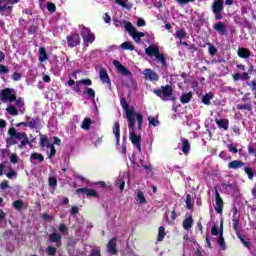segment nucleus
<instances>
[{"label":"nucleus","mask_w":256,"mask_h":256,"mask_svg":"<svg viewBox=\"0 0 256 256\" xmlns=\"http://www.w3.org/2000/svg\"><path fill=\"white\" fill-rule=\"evenodd\" d=\"M120 105L126 111L128 129H133L134 125L138 123V131H141L143 129V114L135 112V108L129 109V103L125 97L120 99Z\"/></svg>","instance_id":"1"},{"label":"nucleus","mask_w":256,"mask_h":256,"mask_svg":"<svg viewBox=\"0 0 256 256\" xmlns=\"http://www.w3.org/2000/svg\"><path fill=\"white\" fill-rule=\"evenodd\" d=\"M175 39H179V41H183V39H185V37H187V31H185V29L181 28L176 30L175 34H174Z\"/></svg>","instance_id":"29"},{"label":"nucleus","mask_w":256,"mask_h":256,"mask_svg":"<svg viewBox=\"0 0 256 256\" xmlns=\"http://www.w3.org/2000/svg\"><path fill=\"white\" fill-rule=\"evenodd\" d=\"M145 53L148 57H155L159 53V47L150 45L145 49Z\"/></svg>","instance_id":"23"},{"label":"nucleus","mask_w":256,"mask_h":256,"mask_svg":"<svg viewBox=\"0 0 256 256\" xmlns=\"http://www.w3.org/2000/svg\"><path fill=\"white\" fill-rule=\"evenodd\" d=\"M46 253H47V255H49V256H55V255H57V248H55V247H53V246H48V247L46 248Z\"/></svg>","instance_id":"48"},{"label":"nucleus","mask_w":256,"mask_h":256,"mask_svg":"<svg viewBox=\"0 0 256 256\" xmlns=\"http://www.w3.org/2000/svg\"><path fill=\"white\" fill-rule=\"evenodd\" d=\"M136 197H137L140 205H143V204L147 203V199H145V194H143V191H139L137 193Z\"/></svg>","instance_id":"43"},{"label":"nucleus","mask_w":256,"mask_h":256,"mask_svg":"<svg viewBox=\"0 0 256 256\" xmlns=\"http://www.w3.org/2000/svg\"><path fill=\"white\" fill-rule=\"evenodd\" d=\"M238 57H240V59H249L251 57V50H249V48L238 49Z\"/></svg>","instance_id":"22"},{"label":"nucleus","mask_w":256,"mask_h":256,"mask_svg":"<svg viewBox=\"0 0 256 256\" xmlns=\"http://www.w3.org/2000/svg\"><path fill=\"white\" fill-rule=\"evenodd\" d=\"M182 227L183 229H185V231H189V229H191V227H193V216H188L183 220L182 223Z\"/></svg>","instance_id":"25"},{"label":"nucleus","mask_w":256,"mask_h":256,"mask_svg":"<svg viewBox=\"0 0 256 256\" xmlns=\"http://www.w3.org/2000/svg\"><path fill=\"white\" fill-rule=\"evenodd\" d=\"M215 190V201H216V205L214 207L216 213L220 214L223 213V198H221V195L219 194V190H217V187L214 188Z\"/></svg>","instance_id":"10"},{"label":"nucleus","mask_w":256,"mask_h":256,"mask_svg":"<svg viewBox=\"0 0 256 256\" xmlns=\"http://www.w3.org/2000/svg\"><path fill=\"white\" fill-rule=\"evenodd\" d=\"M81 85H82L81 80L76 81L73 87V91H75L76 93H79V91H81Z\"/></svg>","instance_id":"58"},{"label":"nucleus","mask_w":256,"mask_h":256,"mask_svg":"<svg viewBox=\"0 0 256 256\" xmlns=\"http://www.w3.org/2000/svg\"><path fill=\"white\" fill-rule=\"evenodd\" d=\"M113 65L118 73H120V75H124V77H131V75H133V73H131V70L121 64L119 60H113Z\"/></svg>","instance_id":"9"},{"label":"nucleus","mask_w":256,"mask_h":256,"mask_svg":"<svg viewBox=\"0 0 256 256\" xmlns=\"http://www.w3.org/2000/svg\"><path fill=\"white\" fill-rule=\"evenodd\" d=\"M58 229H59V231H60V233H62V234H65V233H67V231H68V228H67V225H65V224H60V226L58 227Z\"/></svg>","instance_id":"61"},{"label":"nucleus","mask_w":256,"mask_h":256,"mask_svg":"<svg viewBox=\"0 0 256 256\" xmlns=\"http://www.w3.org/2000/svg\"><path fill=\"white\" fill-rule=\"evenodd\" d=\"M115 3L117 5H120V7H124V9H131V6H129V0H115Z\"/></svg>","instance_id":"42"},{"label":"nucleus","mask_w":256,"mask_h":256,"mask_svg":"<svg viewBox=\"0 0 256 256\" xmlns=\"http://www.w3.org/2000/svg\"><path fill=\"white\" fill-rule=\"evenodd\" d=\"M49 59V56L47 55V49L45 47L39 48V61L40 63H44V61H47Z\"/></svg>","instance_id":"27"},{"label":"nucleus","mask_w":256,"mask_h":256,"mask_svg":"<svg viewBox=\"0 0 256 256\" xmlns=\"http://www.w3.org/2000/svg\"><path fill=\"white\" fill-rule=\"evenodd\" d=\"M13 207L16 211H21V209H23V200H15L13 202Z\"/></svg>","instance_id":"47"},{"label":"nucleus","mask_w":256,"mask_h":256,"mask_svg":"<svg viewBox=\"0 0 256 256\" xmlns=\"http://www.w3.org/2000/svg\"><path fill=\"white\" fill-rule=\"evenodd\" d=\"M30 159L34 161H39V163H43L45 161V157H43V154L37 152L32 153Z\"/></svg>","instance_id":"33"},{"label":"nucleus","mask_w":256,"mask_h":256,"mask_svg":"<svg viewBox=\"0 0 256 256\" xmlns=\"http://www.w3.org/2000/svg\"><path fill=\"white\" fill-rule=\"evenodd\" d=\"M218 245H220L221 249H225V238L223 237V222L220 225V235L218 237Z\"/></svg>","instance_id":"30"},{"label":"nucleus","mask_w":256,"mask_h":256,"mask_svg":"<svg viewBox=\"0 0 256 256\" xmlns=\"http://www.w3.org/2000/svg\"><path fill=\"white\" fill-rule=\"evenodd\" d=\"M28 124L31 129H39V127H41V119L39 117H34Z\"/></svg>","instance_id":"26"},{"label":"nucleus","mask_w":256,"mask_h":256,"mask_svg":"<svg viewBox=\"0 0 256 256\" xmlns=\"http://www.w3.org/2000/svg\"><path fill=\"white\" fill-rule=\"evenodd\" d=\"M91 118H84V120L82 121V128L85 131H89V129H91Z\"/></svg>","instance_id":"41"},{"label":"nucleus","mask_w":256,"mask_h":256,"mask_svg":"<svg viewBox=\"0 0 256 256\" xmlns=\"http://www.w3.org/2000/svg\"><path fill=\"white\" fill-rule=\"evenodd\" d=\"M80 35L87 45L95 42V33L91 32V28L86 27L85 25H79Z\"/></svg>","instance_id":"5"},{"label":"nucleus","mask_w":256,"mask_h":256,"mask_svg":"<svg viewBox=\"0 0 256 256\" xmlns=\"http://www.w3.org/2000/svg\"><path fill=\"white\" fill-rule=\"evenodd\" d=\"M215 123L219 129H224V131L229 129V119H215Z\"/></svg>","instance_id":"21"},{"label":"nucleus","mask_w":256,"mask_h":256,"mask_svg":"<svg viewBox=\"0 0 256 256\" xmlns=\"http://www.w3.org/2000/svg\"><path fill=\"white\" fill-rule=\"evenodd\" d=\"M167 235V233L165 232V227L160 226L158 228V236H157V241H163V239H165V236Z\"/></svg>","instance_id":"38"},{"label":"nucleus","mask_w":256,"mask_h":256,"mask_svg":"<svg viewBox=\"0 0 256 256\" xmlns=\"http://www.w3.org/2000/svg\"><path fill=\"white\" fill-rule=\"evenodd\" d=\"M214 31H217L220 35H227V26L223 22H217L213 25Z\"/></svg>","instance_id":"14"},{"label":"nucleus","mask_w":256,"mask_h":256,"mask_svg":"<svg viewBox=\"0 0 256 256\" xmlns=\"http://www.w3.org/2000/svg\"><path fill=\"white\" fill-rule=\"evenodd\" d=\"M244 171L246 173V175H248V179H253V177H255V171L253 170V168L251 167H245Z\"/></svg>","instance_id":"45"},{"label":"nucleus","mask_w":256,"mask_h":256,"mask_svg":"<svg viewBox=\"0 0 256 256\" xmlns=\"http://www.w3.org/2000/svg\"><path fill=\"white\" fill-rule=\"evenodd\" d=\"M155 57L156 61H159L163 67H167V59L165 58V54L159 52Z\"/></svg>","instance_id":"32"},{"label":"nucleus","mask_w":256,"mask_h":256,"mask_svg":"<svg viewBox=\"0 0 256 256\" xmlns=\"http://www.w3.org/2000/svg\"><path fill=\"white\" fill-rule=\"evenodd\" d=\"M7 73H9V67L0 64V74L1 75H7Z\"/></svg>","instance_id":"56"},{"label":"nucleus","mask_w":256,"mask_h":256,"mask_svg":"<svg viewBox=\"0 0 256 256\" xmlns=\"http://www.w3.org/2000/svg\"><path fill=\"white\" fill-rule=\"evenodd\" d=\"M215 97V94H213V92H209L206 93L203 97H202V103L204 105H211V99H213Z\"/></svg>","instance_id":"28"},{"label":"nucleus","mask_w":256,"mask_h":256,"mask_svg":"<svg viewBox=\"0 0 256 256\" xmlns=\"http://www.w3.org/2000/svg\"><path fill=\"white\" fill-rule=\"evenodd\" d=\"M182 153L184 155H189V152L191 151V143H189V140L187 138H182Z\"/></svg>","instance_id":"19"},{"label":"nucleus","mask_w":256,"mask_h":256,"mask_svg":"<svg viewBox=\"0 0 256 256\" xmlns=\"http://www.w3.org/2000/svg\"><path fill=\"white\" fill-rule=\"evenodd\" d=\"M232 225H233V229L236 233V235H239V233H241V230H240V220H239V217H233L232 219Z\"/></svg>","instance_id":"31"},{"label":"nucleus","mask_w":256,"mask_h":256,"mask_svg":"<svg viewBox=\"0 0 256 256\" xmlns=\"http://www.w3.org/2000/svg\"><path fill=\"white\" fill-rule=\"evenodd\" d=\"M10 162L13 163V165L19 163V156L17 154H11Z\"/></svg>","instance_id":"57"},{"label":"nucleus","mask_w":256,"mask_h":256,"mask_svg":"<svg viewBox=\"0 0 256 256\" xmlns=\"http://www.w3.org/2000/svg\"><path fill=\"white\" fill-rule=\"evenodd\" d=\"M113 134L116 137V145H119L121 141V124H119V121H116L113 126Z\"/></svg>","instance_id":"15"},{"label":"nucleus","mask_w":256,"mask_h":256,"mask_svg":"<svg viewBox=\"0 0 256 256\" xmlns=\"http://www.w3.org/2000/svg\"><path fill=\"white\" fill-rule=\"evenodd\" d=\"M131 37L134 39V41H136V43H139V41H141V38L145 37V33L136 30L131 35Z\"/></svg>","instance_id":"37"},{"label":"nucleus","mask_w":256,"mask_h":256,"mask_svg":"<svg viewBox=\"0 0 256 256\" xmlns=\"http://www.w3.org/2000/svg\"><path fill=\"white\" fill-rule=\"evenodd\" d=\"M99 77L102 83H104L105 85H111V78H109V74L107 73V70H105V68H100Z\"/></svg>","instance_id":"13"},{"label":"nucleus","mask_w":256,"mask_h":256,"mask_svg":"<svg viewBox=\"0 0 256 256\" xmlns=\"http://www.w3.org/2000/svg\"><path fill=\"white\" fill-rule=\"evenodd\" d=\"M9 137L6 139V147H13V145H17V139L21 141L19 147L23 149V147H27L29 145V137L25 132H17L15 127H11L8 129Z\"/></svg>","instance_id":"2"},{"label":"nucleus","mask_w":256,"mask_h":256,"mask_svg":"<svg viewBox=\"0 0 256 256\" xmlns=\"http://www.w3.org/2000/svg\"><path fill=\"white\" fill-rule=\"evenodd\" d=\"M48 149H50V154L48 156V159H53V157H55L56 153H57V149H55V145H51L48 147Z\"/></svg>","instance_id":"54"},{"label":"nucleus","mask_w":256,"mask_h":256,"mask_svg":"<svg viewBox=\"0 0 256 256\" xmlns=\"http://www.w3.org/2000/svg\"><path fill=\"white\" fill-rule=\"evenodd\" d=\"M37 33V26L32 25L28 28V35H35Z\"/></svg>","instance_id":"60"},{"label":"nucleus","mask_w":256,"mask_h":256,"mask_svg":"<svg viewBox=\"0 0 256 256\" xmlns=\"http://www.w3.org/2000/svg\"><path fill=\"white\" fill-rule=\"evenodd\" d=\"M47 10L49 11V13H55V11H57V6L53 2H48Z\"/></svg>","instance_id":"50"},{"label":"nucleus","mask_w":256,"mask_h":256,"mask_svg":"<svg viewBox=\"0 0 256 256\" xmlns=\"http://www.w3.org/2000/svg\"><path fill=\"white\" fill-rule=\"evenodd\" d=\"M211 233L214 236L221 235V230L219 231V227L214 225L212 226Z\"/></svg>","instance_id":"59"},{"label":"nucleus","mask_w":256,"mask_h":256,"mask_svg":"<svg viewBox=\"0 0 256 256\" xmlns=\"http://www.w3.org/2000/svg\"><path fill=\"white\" fill-rule=\"evenodd\" d=\"M21 73L19 72H14L13 75H12V79L13 81H21Z\"/></svg>","instance_id":"63"},{"label":"nucleus","mask_w":256,"mask_h":256,"mask_svg":"<svg viewBox=\"0 0 256 256\" xmlns=\"http://www.w3.org/2000/svg\"><path fill=\"white\" fill-rule=\"evenodd\" d=\"M153 94L157 95L161 99V101H172V103H175L177 101V98L173 94V86L167 84L165 86H161V89H154Z\"/></svg>","instance_id":"3"},{"label":"nucleus","mask_w":256,"mask_h":256,"mask_svg":"<svg viewBox=\"0 0 256 256\" xmlns=\"http://www.w3.org/2000/svg\"><path fill=\"white\" fill-rule=\"evenodd\" d=\"M241 167H245V162L241 160H233L228 164V169H241Z\"/></svg>","instance_id":"20"},{"label":"nucleus","mask_w":256,"mask_h":256,"mask_svg":"<svg viewBox=\"0 0 256 256\" xmlns=\"http://www.w3.org/2000/svg\"><path fill=\"white\" fill-rule=\"evenodd\" d=\"M6 177L8 179H13L14 177H17V171L10 169L8 173H6Z\"/></svg>","instance_id":"55"},{"label":"nucleus","mask_w":256,"mask_h":256,"mask_svg":"<svg viewBox=\"0 0 256 256\" xmlns=\"http://www.w3.org/2000/svg\"><path fill=\"white\" fill-rule=\"evenodd\" d=\"M14 102H15L16 107H18V109L25 107V101L21 97L16 98V100H14Z\"/></svg>","instance_id":"49"},{"label":"nucleus","mask_w":256,"mask_h":256,"mask_svg":"<svg viewBox=\"0 0 256 256\" xmlns=\"http://www.w3.org/2000/svg\"><path fill=\"white\" fill-rule=\"evenodd\" d=\"M0 101L2 103H15L17 101V95L15 94V89L13 88H5L0 92Z\"/></svg>","instance_id":"4"},{"label":"nucleus","mask_w":256,"mask_h":256,"mask_svg":"<svg viewBox=\"0 0 256 256\" xmlns=\"http://www.w3.org/2000/svg\"><path fill=\"white\" fill-rule=\"evenodd\" d=\"M51 142L49 141V138L45 135H41L40 137V147H48L51 146Z\"/></svg>","instance_id":"34"},{"label":"nucleus","mask_w":256,"mask_h":256,"mask_svg":"<svg viewBox=\"0 0 256 256\" xmlns=\"http://www.w3.org/2000/svg\"><path fill=\"white\" fill-rule=\"evenodd\" d=\"M124 27L130 36H132L137 29V28H135V26H133V24H131V22H126Z\"/></svg>","instance_id":"40"},{"label":"nucleus","mask_w":256,"mask_h":256,"mask_svg":"<svg viewBox=\"0 0 256 256\" xmlns=\"http://www.w3.org/2000/svg\"><path fill=\"white\" fill-rule=\"evenodd\" d=\"M108 252L111 255H117V239L116 238H112L109 240L108 244Z\"/></svg>","instance_id":"16"},{"label":"nucleus","mask_w":256,"mask_h":256,"mask_svg":"<svg viewBox=\"0 0 256 256\" xmlns=\"http://www.w3.org/2000/svg\"><path fill=\"white\" fill-rule=\"evenodd\" d=\"M224 9L225 6L223 5V0H214L212 5L213 13H222Z\"/></svg>","instance_id":"17"},{"label":"nucleus","mask_w":256,"mask_h":256,"mask_svg":"<svg viewBox=\"0 0 256 256\" xmlns=\"http://www.w3.org/2000/svg\"><path fill=\"white\" fill-rule=\"evenodd\" d=\"M67 45L70 47V49H73L75 47H78V45H81V36L79 33H70L67 37Z\"/></svg>","instance_id":"6"},{"label":"nucleus","mask_w":256,"mask_h":256,"mask_svg":"<svg viewBox=\"0 0 256 256\" xmlns=\"http://www.w3.org/2000/svg\"><path fill=\"white\" fill-rule=\"evenodd\" d=\"M120 47L124 49V51H135V46L129 41L122 43Z\"/></svg>","instance_id":"35"},{"label":"nucleus","mask_w":256,"mask_h":256,"mask_svg":"<svg viewBox=\"0 0 256 256\" xmlns=\"http://www.w3.org/2000/svg\"><path fill=\"white\" fill-rule=\"evenodd\" d=\"M171 220H168V225H175V219H177V205L172 209Z\"/></svg>","instance_id":"36"},{"label":"nucleus","mask_w":256,"mask_h":256,"mask_svg":"<svg viewBox=\"0 0 256 256\" xmlns=\"http://www.w3.org/2000/svg\"><path fill=\"white\" fill-rule=\"evenodd\" d=\"M62 236L60 233H52L49 235L50 243H56V247H61Z\"/></svg>","instance_id":"18"},{"label":"nucleus","mask_w":256,"mask_h":256,"mask_svg":"<svg viewBox=\"0 0 256 256\" xmlns=\"http://www.w3.org/2000/svg\"><path fill=\"white\" fill-rule=\"evenodd\" d=\"M144 77L149 81H159V75L155 71L149 68L144 70Z\"/></svg>","instance_id":"12"},{"label":"nucleus","mask_w":256,"mask_h":256,"mask_svg":"<svg viewBox=\"0 0 256 256\" xmlns=\"http://www.w3.org/2000/svg\"><path fill=\"white\" fill-rule=\"evenodd\" d=\"M6 111L9 115H12V117H17V115H19V110L15 106H8Z\"/></svg>","instance_id":"39"},{"label":"nucleus","mask_w":256,"mask_h":256,"mask_svg":"<svg viewBox=\"0 0 256 256\" xmlns=\"http://www.w3.org/2000/svg\"><path fill=\"white\" fill-rule=\"evenodd\" d=\"M130 130V141L134 147H136L138 153H141V136L135 133V125Z\"/></svg>","instance_id":"7"},{"label":"nucleus","mask_w":256,"mask_h":256,"mask_svg":"<svg viewBox=\"0 0 256 256\" xmlns=\"http://www.w3.org/2000/svg\"><path fill=\"white\" fill-rule=\"evenodd\" d=\"M207 45L209 46V54L214 57V55H217V48L215 46H213L211 43H207Z\"/></svg>","instance_id":"52"},{"label":"nucleus","mask_w":256,"mask_h":256,"mask_svg":"<svg viewBox=\"0 0 256 256\" xmlns=\"http://www.w3.org/2000/svg\"><path fill=\"white\" fill-rule=\"evenodd\" d=\"M242 101L245 104H237L236 108L238 109V111H253V105L251 104V99L247 98V97H243Z\"/></svg>","instance_id":"11"},{"label":"nucleus","mask_w":256,"mask_h":256,"mask_svg":"<svg viewBox=\"0 0 256 256\" xmlns=\"http://www.w3.org/2000/svg\"><path fill=\"white\" fill-rule=\"evenodd\" d=\"M148 121H149V125L152 127H157L159 126V119L153 117V116H149L148 117Z\"/></svg>","instance_id":"46"},{"label":"nucleus","mask_w":256,"mask_h":256,"mask_svg":"<svg viewBox=\"0 0 256 256\" xmlns=\"http://www.w3.org/2000/svg\"><path fill=\"white\" fill-rule=\"evenodd\" d=\"M191 99H193V92L190 91L188 93H183L180 96V103H182V105H187V103H189Z\"/></svg>","instance_id":"24"},{"label":"nucleus","mask_w":256,"mask_h":256,"mask_svg":"<svg viewBox=\"0 0 256 256\" xmlns=\"http://www.w3.org/2000/svg\"><path fill=\"white\" fill-rule=\"evenodd\" d=\"M194 204L191 201V194L186 195V209L193 210Z\"/></svg>","instance_id":"44"},{"label":"nucleus","mask_w":256,"mask_h":256,"mask_svg":"<svg viewBox=\"0 0 256 256\" xmlns=\"http://www.w3.org/2000/svg\"><path fill=\"white\" fill-rule=\"evenodd\" d=\"M90 256H101V250L100 249H94L91 251Z\"/></svg>","instance_id":"64"},{"label":"nucleus","mask_w":256,"mask_h":256,"mask_svg":"<svg viewBox=\"0 0 256 256\" xmlns=\"http://www.w3.org/2000/svg\"><path fill=\"white\" fill-rule=\"evenodd\" d=\"M76 195H83V197H94L95 199H99V193L91 188H78L76 189Z\"/></svg>","instance_id":"8"},{"label":"nucleus","mask_w":256,"mask_h":256,"mask_svg":"<svg viewBox=\"0 0 256 256\" xmlns=\"http://www.w3.org/2000/svg\"><path fill=\"white\" fill-rule=\"evenodd\" d=\"M84 94L88 95L90 99H95V90L93 88H87Z\"/></svg>","instance_id":"53"},{"label":"nucleus","mask_w":256,"mask_h":256,"mask_svg":"<svg viewBox=\"0 0 256 256\" xmlns=\"http://www.w3.org/2000/svg\"><path fill=\"white\" fill-rule=\"evenodd\" d=\"M9 153H11L9 151V149H0V155L1 157L5 158V157H9Z\"/></svg>","instance_id":"62"},{"label":"nucleus","mask_w":256,"mask_h":256,"mask_svg":"<svg viewBox=\"0 0 256 256\" xmlns=\"http://www.w3.org/2000/svg\"><path fill=\"white\" fill-rule=\"evenodd\" d=\"M48 183H49V187H51L52 189L57 188V178L50 177L49 180H48Z\"/></svg>","instance_id":"51"}]
</instances>
